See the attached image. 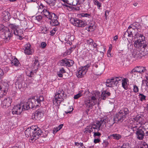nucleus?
Returning <instances> with one entry per match:
<instances>
[{"instance_id":"nucleus-8","label":"nucleus","mask_w":148,"mask_h":148,"mask_svg":"<svg viewBox=\"0 0 148 148\" xmlns=\"http://www.w3.org/2000/svg\"><path fill=\"white\" fill-rule=\"evenodd\" d=\"M2 37L4 39V41L5 42H8L11 38L12 37L13 34L12 32L9 30V29H6L3 31L2 34Z\"/></svg>"},{"instance_id":"nucleus-26","label":"nucleus","mask_w":148,"mask_h":148,"mask_svg":"<svg viewBox=\"0 0 148 148\" xmlns=\"http://www.w3.org/2000/svg\"><path fill=\"white\" fill-rule=\"evenodd\" d=\"M128 81V79L126 78H123V79L122 80V86L125 90L127 89L126 85Z\"/></svg>"},{"instance_id":"nucleus-9","label":"nucleus","mask_w":148,"mask_h":148,"mask_svg":"<svg viewBox=\"0 0 148 148\" xmlns=\"http://www.w3.org/2000/svg\"><path fill=\"white\" fill-rule=\"evenodd\" d=\"M105 68V65L103 63L95 64L93 65V68L95 70L98 74H101L104 70Z\"/></svg>"},{"instance_id":"nucleus-22","label":"nucleus","mask_w":148,"mask_h":148,"mask_svg":"<svg viewBox=\"0 0 148 148\" xmlns=\"http://www.w3.org/2000/svg\"><path fill=\"white\" fill-rule=\"evenodd\" d=\"M21 25L23 29H30L31 27L28 25L27 22L25 21H22L21 22Z\"/></svg>"},{"instance_id":"nucleus-46","label":"nucleus","mask_w":148,"mask_h":148,"mask_svg":"<svg viewBox=\"0 0 148 148\" xmlns=\"http://www.w3.org/2000/svg\"><path fill=\"white\" fill-rule=\"evenodd\" d=\"M26 73L28 76L30 77H31L32 76V75L33 74V73L32 71H29L28 70L26 71Z\"/></svg>"},{"instance_id":"nucleus-41","label":"nucleus","mask_w":148,"mask_h":148,"mask_svg":"<svg viewBox=\"0 0 148 148\" xmlns=\"http://www.w3.org/2000/svg\"><path fill=\"white\" fill-rule=\"evenodd\" d=\"M112 83L114 85H116L117 84H118V82L117 80V77H113L112 79Z\"/></svg>"},{"instance_id":"nucleus-33","label":"nucleus","mask_w":148,"mask_h":148,"mask_svg":"<svg viewBox=\"0 0 148 148\" xmlns=\"http://www.w3.org/2000/svg\"><path fill=\"white\" fill-rule=\"evenodd\" d=\"M23 82H16L15 83L16 85V88L18 89H21L22 87V84Z\"/></svg>"},{"instance_id":"nucleus-56","label":"nucleus","mask_w":148,"mask_h":148,"mask_svg":"<svg viewBox=\"0 0 148 148\" xmlns=\"http://www.w3.org/2000/svg\"><path fill=\"white\" fill-rule=\"evenodd\" d=\"M76 18L75 19L73 18H71L70 19V21L71 23H72L74 25H75V23L76 21Z\"/></svg>"},{"instance_id":"nucleus-20","label":"nucleus","mask_w":148,"mask_h":148,"mask_svg":"<svg viewBox=\"0 0 148 148\" xmlns=\"http://www.w3.org/2000/svg\"><path fill=\"white\" fill-rule=\"evenodd\" d=\"M128 32L127 30V31L125 32L123 35V36H124V39H123V40L122 41V44L123 45L128 46V45L129 43V41L127 39L125 38V36H128Z\"/></svg>"},{"instance_id":"nucleus-35","label":"nucleus","mask_w":148,"mask_h":148,"mask_svg":"<svg viewBox=\"0 0 148 148\" xmlns=\"http://www.w3.org/2000/svg\"><path fill=\"white\" fill-rule=\"evenodd\" d=\"M73 108H70L69 107H67V108L65 109V113L67 114L68 113L70 114L73 110Z\"/></svg>"},{"instance_id":"nucleus-25","label":"nucleus","mask_w":148,"mask_h":148,"mask_svg":"<svg viewBox=\"0 0 148 148\" xmlns=\"http://www.w3.org/2000/svg\"><path fill=\"white\" fill-rule=\"evenodd\" d=\"M48 18L51 20V21H52L53 20H57L58 17L55 14L51 13L50 14V15L48 16Z\"/></svg>"},{"instance_id":"nucleus-19","label":"nucleus","mask_w":148,"mask_h":148,"mask_svg":"<svg viewBox=\"0 0 148 148\" xmlns=\"http://www.w3.org/2000/svg\"><path fill=\"white\" fill-rule=\"evenodd\" d=\"M14 34L17 36H18L19 37V39L20 40L22 39V35L23 34V31L21 29H16V30H14Z\"/></svg>"},{"instance_id":"nucleus-62","label":"nucleus","mask_w":148,"mask_h":148,"mask_svg":"<svg viewBox=\"0 0 148 148\" xmlns=\"http://www.w3.org/2000/svg\"><path fill=\"white\" fill-rule=\"evenodd\" d=\"M36 127V126H35V125H32L30 128V130H32V131H34V132H35V131L36 130V129L37 128H36V127Z\"/></svg>"},{"instance_id":"nucleus-49","label":"nucleus","mask_w":148,"mask_h":148,"mask_svg":"<svg viewBox=\"0 0 148 148\" xmlns=\"http://www.w3.org/2000/svg\"><path fill=\"white\" fill-rule=\"evenodd\" d=\"M40 29H41V33L46 34L47 33V30L46 28H45L43 26Z\"/></svg>"},{"instance_id":"nucleus-52","label":"nucleus","mask_w":148,"mask_h":148,"mask_svg":"<svg viewBox=\"0 0 148 148\" xmlns=\"http://www.w3.org/2000/svg\"><path fill=\"white\" fill-rule=\"evenodd\" d=\"M75 145L77 146H80V147H81L82 148L84 147L85 148H86L84 146L83 144L82 143H78L77 142H75Z\"/></svg>"},{"instance_id":"nucleus-43","label":"nucleus","mask_w":148,"mask_h":148,"mask_svg":"<svg viewBox=\"0 0 148 148\" xmlns=\"http://www.w3.org/2000/svg\"><path fill=\"white\" fill-rule=\"evenodd\" d=\"M17 81L16 82H23V78L22 75H20L17 77Z\"/></svg>"},{"instance_id":"nucleus-29","label":"nucleus","mask_w":148,"mask_h":148,"mask_svg":"<svg viewBox=\"0 0 148 148\" xmlns=\"http://www.w3.org/2000/svg\"><path fill=\"white\" fill-rule=\"evenodd\" d=\"M11 64L12 65H14L15 66H19L20 64L17 59L14 58L11 61Z\"/></svg>"},{"instance_id":"nucleus-53","label":"nucleus","mask_w":148,"mask_h":148,"mask_svg":"<svg viewBox=\"0 0 148 148\" xmlns=\"http://www.w3.org/2000/svg\"><path fill=\"white\" fill-rule=\"evenodd\" d=\"M141 115H138L134 118L133 119L134 120V121H136V122H138L140 118L141 117Z\"/></svg>"},{"instance_id":"nucleus-24","label":"nucleus","mask_w":148,"mask_h":148,"mask_svg":"<svg viewBox=\"0 0 148 148\" xmlns=\"http://www.w3.org/2000/svg\"><path fill=\"white\" fill-rule=\"evenodd\" d=\"M95 105L92 103L90 99L85 101L84 105L88 108H92Z\"/></svg>"},{"instance_id":"nucleus-16","label":"nucleus","mask_w":148,"mask_h":148,"mask_svg":"<svg viewBox=\"0 0 148 148\" xmlns=\"http://www.w3.org/2000/svg\"><path fill=\"white\" fill-rule=\"evenodd\" d=\"M10 15V14L8 11H4L2 13V16L3 20L5 21H8Z\"/></svg>"},{"instance_id":"nucleus-21","label":"nucleus","mask_w":148,"mask_h":148,"mask_svg":"<svg viewBox=\"0 0 148 148\" xmlns=\"http://www.w3.org/2000/svg\"><path fill=\"white\" fill-rule=\"evenodd\" d=\"M110 95V93L109 92L107 91H104L101 93V98L103 100H105Z\"/></svg>"},{"instance_id":"nucleus-58","label":"nucleus","mask_w":148,"mask_h":148,"mask_svg":"<svg viewBox=\"0 0 148 148\" xmlns=\"http://www.w3.org/2000/svg\"><path fill=\"white\" fill-rule=\"evenodd\" d=\"M139 95L140 96V100L141 101H142L143 100L145 99L146 97L142 94H140Z\"/></svg>"},{"instance_id":"nucleus-42","label":"nucleus","mask_w":148,"mask_h":148,"mask_svg":"<svg viewBox=\"0 0 148 148\" xmlns=\"http://www.w3.org/2000/svg\"><path fill=\"white\" fill-rule=\"evenodd\" d=\"M93 42V40L91 38H90L89 40H86L87 44L88 45V47L89 48L91 47V45Z\"/></svg>"},{"instance_id":"nucleus-47","label":"nucleus","mask_w":148,"mask_h":148,"mask_svg":"<svg viewBox=\"0 0 148 148\" xmlns=\"http://www.w3.org/2000/svg\"><path fill=\"white\" fill-rule=\"evenodd\" d=\"M65 59L62 60L60 61V65L61 66H66V63L65 62Z\"/></svg>"},{"instance_id":"nucleus-64","label":"nucleus","mask_w":148,"mask_h":148,"mask_svg":"<svg viewBox=\"0 0 148 148\" xmlns=\"http://www.w3.org/2000/svg\"><path fill=\"white\" fill-rule=\"evenodd\" d=\"M11 26L12 28H14L13 30H16V29H18V26L17 25L16 26V25H15L14 24H12L11 25Z\"/></svg>"},{"instance_id":"nucleus-39","label":"nucleus","mask_w":148,"mask_h":148,"mask_svg":"<svg viewBox=\"0 0 148 148\" xmlns=\"http://www.w3.org/2000/svg\"><path fill=\"white\" fill-rule=\"evenodd\" d=\"M96 95H95V96H92L91 97V99L90 100L91 101L93 102V103L94 105L96 104L97 103V99H96L95 97Z\"/></svg>"},{"instance_id":"nucleus-7","label":"nucleus","mask_w":148,"mask_h":148,"mask_svg":"<svg viewBox=\"0 0 148 148\" xmlns=\"http://www.w3.org/2000/svg\"><path fill=\"white\" fill-rule=\"evenodd\" d=\"M64 92L62 90H58L54 97L55 98L53 100V103L56 102L58 104H60L64 100L63 97L64 96Z\"/></svg>"},{"instance_id":"nucleus-18","label":"nucleus","mask_w":148,"mask_h":148,"mask_svg":"<svg viewBox=\"0 0 148 148\" xmlns=\"http://www.w3.org/2000/svg\"><path fill=\"white\" fill-rule=\"evenodd\" d=\"M75 24L74 26L78 27H84L86 25V24L84 21L77 19L75 23Z\"/></svg>"},{"instance_id":"nucleus-31","label":"nucleus","mask_w":148,"mask_h":148,"mask_svg":"<svg viewBox=\"0 0 148 148\" xmlns=\"http://www.w3.org/2000/svg\"><path fill=\"white\" fill-rule=\"evenodd\" d=\"M143 117V116L142 115H141V117H140L138 122L141 125H144L145 124H146V123H148V122H146L145 121H144Z\"/></svg>"},{"instance_id":"nucleus-5","label":"nucleus","mask_w":148,"mask_h":148,"mask_svg":"<svg viewBox=\"0 0 148 148\" xmlns=\"http://www.w3.org/2000/svg\"><path fill=\"white\" fill-rule=\"evenodd\" d=\"M129 111L127 108H123L116 115L115 118L116 120L118 118L120 122H121L125 119L126 116L129 114Z\"/></svg>"},{"instance_id":"nucleus-12","label":"nucleus","mask_w":148,"mask_h":148,"mask_svg":"<svg viewBox=\"0 0 148 148\" xmlns=\"http://www.w3.org/2000/svg\"><path fill=\"white\" fill-rule=\"evenodd\" d=\"M32 132L33 133L32 135V137H31V140L33 142V140L34 141L36 140V136L37 135V133L36 132H35L34 133L33 132V131H32L30 130V128H28L25 131V134L26 136H27L28 137L31 136V132Z\"/></svg>"},{"instance_id":"nucleus-4","label":"nucleus","mask_w":148,"mask_h":148,"mask_svg":"<svg viewBox=\"0 0 148 148\" xmlns=\"http://www.w3.org/2000/svg\"><path fill=\"white\" fill-rule=\"evenodd\" d=\"M146 71L145 67H143L140 66L136 67L130 72V74L131 75L132 77L129 78L130 79H134L138 76V73H144Z\"/></svg>"},{"instance_id":"nucleus-13","label":"nucleus","mask_w":148,"mask_h":148,"mask_svg":"<svg viewBox=\"0 0 148 148\" xmlns=\"http://www.w3.org/2000/svg\"><path fill=\"white\" fill-rule=\"evenodd\" d=\"M24 110L23 106L21 108L20 105H18L13 107L12 109V113L13 114L19 115Z\"/></svg>"},{"instance_id":"nucleus-36","label":"nucleus","mask_w":148,"mask_h":148,"mask_svg":"<svg viewBox=\"0 0 148 148\" xmlns=\"http://www.w3.org/2000/svg\"><path fill=\"white\" fill-rule=\"evenodd\" d=\"M43 113L42 111H38V119H39V120L43 117Z\"/></svg>"},{"instance_id":"nucleus-2","label":"nucleus","mask_w":148,"mask_h":148,"mask_svg":"<svg viewBox=\"0 0 148 148\" xmlns=\"http://www.w3.org/2000/svg\"><path fill=\"white\" fill-rule=\"evenodd\" d=\"M105 120L103 119L100 121H96L92 125L87 126L85 129L84 133L86 134L88 133L90 134L92 131L93 128L94 129L97 130L98 131L100 130V127L106 123Z\"/></svg>"},{"instance_id":"nucleus-54","label":"nucleus","mask_w":148,"mask_h":148,"mask_svg":"<svg viewBox=\"0 0 148 148\" xmlns=\"http://www.w3.org/2000/svg\"><path fill=\"white\" fill-rule=\"evenodd\" d=\"M8 28L5 27L3 25H0V30L2 31V33L3 32V31L4 30Z\"/></svg>"},{"instance_id":"nucleus-61","label":"nucleus","mask_w":148,"mask_h":148,"mask_svg":"<svg viewBox=\"0 0 148 148\" xmlns=\"http://www.w3.org/2000/svg\"><path fill=\"white\" fill-rule=\"evenodd\" d=\"M42 15L41 14L38 13V21H39L42 19Z\"/></svg>"},{"instance_id":"nucleus-3","label":"nucleus","mask_w":148,"mask_h":148,"mask_svg":"<svg viewBox=\"0 0 148 148\" xmlns=\"http://www.w3.org/2000/svg\"><path fill=\"white\" fill-rule=\"evenodd\" d=\"M137 49L133 50L132 54V57L134 60L140 59L145 55H148V51L146 52L145 49L142 51V48H137Z\"/></svg>"},{"instance_id":"nucleus-45","label":"nucleus","mask_w":148,"mask_h":148,"mask_svg":"<svg viewBox=\"0 0 148 148\" xmlns=\"http://www.w3.org/2000/svg\"><path fill=\"white\" fill-rule=\"evenodd\" d=\"M47 46V44L45 42H42L40 45L39 46V47L42 49L45 48Z\"/></svg>"},{"instance_id":"nucleus-6","label":"nucleus","mask_w":148,"mask_h":148,"mask_svg":"<svg viewBox=\"0 0 148 148\" xmlns=\"http://www.w3.org/2000/svg\"><path fill=\"white\" fill-rule=\"evenodd\" d=\"M34 102L36 104V101H35L34 97L32 99L29 98L27 102L24 103L23 105L24 110H28L30 108H33L34 107L36 108L37 107V105H35Z\"/></svg>"},{"instance_id":"nucleus-59","label":"nucleus","mask_w":148,"mask_h":148,"mask_svg":"<svg viewBox=\"0 0 148 148\" xmlns=\"http://www.w3.org/2000/svg\"><path fill=\"white\" fill-rule=\"evenodd\" d=\"M129 147L128 143H125L123 144L122 147H121V148H128Z\"/></svg>"},{"instance_id":"nucleus-60","label":"nucleus","mask_w":148,"mask_h":148,"mask_svg":"<svg viewBox=\"0 0 148 148\" xmlns=\"http://www.w3.org/2000/svg\"><path fill=\"white\" fill-rule=\"evenodd\" d=\"M127 30L128 33V36L130 37H132L133 35L132 32L130 29H128Z\"/></svg>"},{"instance_id":"nucleus-40","label":"nucleus","mask_w":148,"mask_h":148,"mask_svg":"<svg viewBox=\"0 0 148 148\" xmlns=\"http://www.w3.org/2000/svg\"><path fill=\"white\" fill-rule=\"evenodd\" d=\"M44 100L43 97L42 96H40L38 98V103L39 104H38V106H40V102L43 101Z\"/></svg>"},{"instance_id":"nucleus-17","label":"nucleus","mask_w":148,"mask_h":148,"mask_svg":"<svg viewBox=\"0 0 148 148\" xmlns=\"http://www.w3.org/2000/svg\"><path fill=\"white\" fill-rule=\"evenodd\" d=\"M121 138L122 136L120 134H112L110 135V136H108V138L109 139H113L116 140H118L121 139Z\"/></svg>"},{"instance_id":"nucleus-37","label":"nucleus","mask_w":148,"mask_h":148,"mask_svg":"<svg viewBox=\"0 0 148 148\" xmlns=\"http://www.w3.org/2000/svg\"><path fill=\"white\" fill-rule=\"evenodd\" d=\"M56 2V0H49V2H47V3L49 4L50 6H53Z\"/></svg>"},{"instance_id":"nucleus-10","label":"nucleus","mask_w":148,"mask_h":148,"mask_svg":"<svg viewBox=\"0 0 148 148\" xmlns=\"http://www.w3.org/2000/svg\"><path fill=\"white\" fill-rule=\"evenodd\" d=\"M115 117L116 115L114 116L113 120L111 119L109 120H106V119L103 118L100 121H101L103 119L105 120V121L106 122V123L105 124L106 126L108 128H110L112 127L114 123H116L117 121L118 122H120L118 118L116 120V119L115 118Z\"/></svg>"},{"instance_id":"nucleus-14","label":"nucleus","mask_w":148,"mask_h":148,"mask_svg":"<svg viewBox=\"0 0 148 148\" xmlns=\"http://www.w3.org/2000/svg\"><path fill=\"white\" fill-rule=\"evenodd\" d=\"M96 26L95 25V23L94 21H92L89 23L87 25V27H86V29L88 32H91L93 31L95 29Z\"/></svg>"},{"instance_id":"nucleus-34","label":"nucleus","mask_w":148,"mask_h":148,"mask_svg":"<svg viewBox=\"0 0 148 148\" xmlns=\"http://www.w3.org/2000/svg\"><path fill=\"white\" fill-rule=\"evenodd\" d=\"M38 136L42 137H43L44 136L42 130H40L38 127Z\"/></svg>"},{"instance_id":"nucleus-32","label":"nucleus","mask_w":148,"mask_h":148,"mask_svg":"<svg viewBox=\"0 0 148 148\" xmlns=\"http://www.w3.org/2000/svg\"><path fill=\"white\" fill-rule=\"evenodd\" d=\"M50 23L52 26H57L59 24V22L57 20L50 21Z\"/></svg>"},{"instance_id":"nucleus-15","label":"nucleus","mask_w":148,"mask_h":148,"mask_svg":"<svg viewBox=\"0 0 148 148\" xmlns=\"http://www.w3.org/2000/svg\"><path fill=\"white\" fill-rule=\"evenodd\" d=\"M9 85L6 82H3L0 85V90L6 93L8 89Z\"/></svg>"},{"instance_id":"nucleus-27","label":"nucleus","mask_w":148,"mask_h":148,"mask_svg":"<svg viewBox=\"0 0 148 148\" xmlns=\"http://www.w3.org/2000/svg\"><path fill=\"white\" fill-rule=\"evenodd\" d=\"M85 74V71H83L79 69L78 73H76V75L78 77L81 78Z\"/></svg>"},{"instance_id":"nucleus-28","label":"nucleus","mask_w":148,"mask_h":148,"mask_svg":"<svg viewBox=\"0 0 148 148\" xmlns=\"http://www.w3.org/2000/svg\"><path fill=\"white\" fill-rule=\"evenodd\" d=\"M45 9L43 8V5L41 3L40 5L39 6L38 10V13L41 14L42 15V12H43L44 11V10Z\"/></svg>"},{"instance_id":"nucleus-51","label":"nucleus","mask_w":148,"mask_h":148,"mask_svg":"<svg viewBox=\"0 0 148 148\" xmlns=\"http://www.w3.org/2000/svg\"><path fill=\"white\" fill-rule=\"evenodd\" d=\"M142 146L140 148H148V145L146 143H143L141 144Z\"/></svg>"},{"instance_id":"nucleus-50","label":"nucleus","mask_w":148,"mask_h":148,"mask_svg":"<svg viewBox=\"0 0 148 148\" xmlns=\"http://www.w3.org/2000/svg\"><path fill=\"white\" fill-rule=\"evenodd\" d=\"M101 135V134L99 132H94L93 136L95 138H97L96 136H97L98 138H99Z\"/></svg>"},{"instance_id":"nucleus-23","label":"nucleus","mask_w":148,"mask_h":148,"mask_svg":"<svg viewBox=\"0 0 148 148\" xmlns=\"http://www.w3.org/2000/svg\"><path fill=\"white\" fill-rule=\"evenodd\" d=\"M31 45L27 44L26 45L25 48L24 49V52L25 54L27 55H29L31 54L32 52L31 51Z\"/></svg>"},{"instance_id":"nucleus-1","label":"nucleus","mask_w":148,"mask_h":148,"mask_svg":"<svg viewBox=\"0 0 148 148\" xmlns=\"http://www.w3.org/2000/svg\"><path fill=\"white\" fill-rule=\"evenodd\" d=\"M135 36L137 37V39H136L135 37L134 46L137 48H142V51L145 49L146 52L148 51V42H147L145 40V38L143 35L139 34H136Z\"/></svg>"},{"instance_id":"nucleus-55","label":"nucleus","mask_w":148,"mask_h":148,"mask_svg":"<svg viewBox=\"0 0 148 148\" xmlns=\"http://www.w3.org/2000/svg\"><path fill=\"white\" fill-rule=\"evenodd\" d=\"M6 94L5 92L0 90V99L3 97Z\"/></svg>"},{"instance_id":"nucleus-11","label":"nucleus","mask_w":148,"mask_h":148,"mask_svg":"<svg viewBox=\"0 0 148 148\" xmlns=\"http://www.w3.org/2000/svg\"><path fill=\"white\" fill-rule=\"evenodd\" d=\"M12 102V99L9 97L5 98L2 101H1V105L4 108H8L10 106Z\"/></svg>"},{"instance_id":"nucleus-57","label":"nucleus","mask_w":148,"mask_h":148,"mask_svg":"<svg viewBox=\"0 0 148 148\" xmlns=\"http://www.w3.org/2000/svg\"><path fill=\"white\" fill-rule=\"evenodd\" d=\"M133 90L134 92L135 93L137 92L138 91V88L136 85L134 86Z\"/></svg>"},{"instance_id":"nucleus-48","label":"nucleus","mask_w":148,"mask_h":148,"mask_svg":"<svg viewBox=\"0 0 148 148\" xmlns=\"http://www.w3.org/2000/svg\"><path fill=\"white\" fill-rule=\"evenodd\" d=\"M82 96V94L81 92H79L77 94L75 95L74 96V99H77L80 97Z\"/></svg>"},{"instance_id":"nucleus-44","label":"nucleus","mask_w":148,"mask_h":148,"mask_svg":"<svg viewBox=\"0 0 148 148\" xmlns=\"http://www.w3.org/2000/svg\"><path fill=\"white\" fill-rule=\"evenodd\" d=\"M94 1L95 4L97 5L99 9H100V8L101 6V3L99 2L97 0H94Z\"/></svg>"},{"instance_id":"nucleus-30","label":"nucleus","mask_w":148,"mask_h":148,"mask_svg":"<svg viewBox=\"0 0 148 148\" xmlns=\"http://www.w3.org/2000/svg\"><path fill=\"white\" fill-rule=\"evenodd\" d=\"M65 72L66 71L64 68H62L59 71L57 72V75L59 77H62V74L64 73H65Z\"/></svg>"},{"instance_id":"nucleus-63","label":"nucleus","mask_w":148,"mask_h":148,"mask_svg":"<svg viewBox=\"0 0 148 148\" xmlns=\"http://www.w3.org/2000/svg\"><path fill=\"white\" fill-rule=\"evenodd\" d=\"M91 45V47L90 48V50H91V49H92V48H95L97 46V45L96 44V43L94 42H93V43H92V45Z\"/></svg>"},{"instance_id":"nucleus-38","label":"nucleus","mask_w":148,"mask_h":148,"mask_svg":"<svg viewBox=\"0 0 148 148\" xmlns=\"http://www.w3.org/2000/svg\"><path fill=\"white\" fill-rule=\"evenodd\" d=\"M43 14L48 18V16H49L50 15V14L51 12H50L47 10L45 9L44 10V11L43 12Z\"/></svg>"}]
</instances>
